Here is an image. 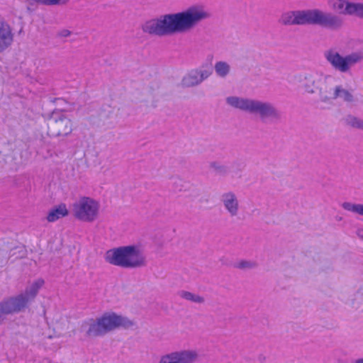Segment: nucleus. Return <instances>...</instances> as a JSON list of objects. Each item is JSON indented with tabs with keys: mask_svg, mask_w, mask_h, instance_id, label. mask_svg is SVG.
Here are the masks:
<instances>
[{
	"mask_svg": "<svg viewBox=\"0 0 363 363\" xmlns=\"http://www.w3.org/2000/svg\"><path fill=\"white\" fill-rule=\"evenodd\" d=\"M209 17L210 13L201 7L192 6L181 12L149 20L142 26V30L149 35L160 37L182 33L191 30Z\"/></svg>",
	"mask_w": 363,
	"mask_h": 363,
	"instance_id": "nucleus-1",
	"label": "nucleus"
},
{
	"mask_svg": "<svg viewBox=\"0 0 363 363\" xmlns=\"http://www.w3.org/2000/svg\"><path fill=\"white\" fill-rule=\"evenodd\" d=\"M279 23L285 26L317 25L332 31L340 30L345 26V20L341 16L318 9L284 12Z\"/></svg>",
	"mask_w": 363,
	"mask_h": 363,
	"instance_id": "nucleus-2",
	"label": "nucleus"
},
{
	"mask_svg": "<svg viewBox=\"0 0 363 363\" xmlns=\"http://www.w3.org/2000/svg\"><path fill=\"white\" fill-rule=\"evenodd\" d=\"M134 323L127 317L114 312L104 313L96 318H89L82 323L80 330L88 338L103 337L118 328L128 329Z\"/></svg>",
	"mask_w": 363,
	"mask_h": 363,
	"instance_id": "nucleus-3",
	"label": "nucleus"
},
{
	"mask_svg": "<svg viewBox=\"0 0 363 363\" xmlns=\"http://www.w3.org/2000/svg\"><path fill=\"white\" fill-rule=\"evenodd\" d=\"M226 103L248 113L257 116L262 122H278L282 118V113L272 103L249 98L228 96Z\"/></svg>",
	"mask_w": 363,
	"mask_h": 363,
	"instance_id": "nucleus-4",
	"label": "nucleus"
},
{
	"mask_svg": "<svg viewBox=\"0 0 363 363\" xmlns=\"http://www.w3.org/2000/svg\"><path fill=\"white\" fill-rule=\"evenodd\" d=\"M43 284V279H38L26 287L23 292L4 298L0 301V325L6 319L7 315L18 314L26 311L35 298Z\"/></svg>",
	"mask_w": 363,
	"mask_h": 363,
	"instance_id": "nucleus-5",
	"label": "nucleus"
},
{
	"mask_svg": "<svg viewBox=\"0 0 363 363\" xmlns=\"http://www.w3.org/2000/svg\"><path fill=\"white\" fill-rule=\"evenodd\" d=\"M106 261L125 269H135L146 266V257L139 247L135 245L121 246L108 250Z\"/></svg>",
	"mask_w": 363,
	"mask_h": 363,
	"instance_id": "nucleus-6",
	"label": "nucleus"
},
{
	"mask_svg": "<svg viewBox=\"0 0 363 363\" xmlns=\"http://www.w3.org/2000/svg\"><path fill=\"white\" fill-rule=\"evenodd\" d=\"M324 57L335 70L347 73L352 67L363 61V50L342 55L337 51L329 50L325 52Z\"/></svg>",
	"mask_w": 363,
	"mask_h": 363,
	"instance_id": "nucleus-7",
	"label": "nucleus"
},
{
	"mask_svg": "<svg viewBox=\"0 0 363 363\" xmlns=\"http://www.w3.org/2000/svg\"><path fill=\"white\" fill-rule=\"evenodd\" d=\"M74 216L79 220L91 223L99 215L100 204L92 198L82 196L72 205Z\"/></svg>",
	"mask_w": 363,
	"mask_h": 363,
	"instance_id": "nucleus-8",
	"label": "nucleus"
},
{
	"mask_svg": "<svg viewBox=\"0 0 363 363\" xmlns=\"http://www.w3.org/2000/svg\"><path fill=\"white\" fill-rule=\"evenodd\" d=\"M213 74L211 65H203L200 67L189 71L182 79L183 88H191L200 85Z\"/></svg>",
	"mask_w": 363,
	"mask_h": 363,
	"instance_id": "nucleus-9",
	"label": "nucleus"
},
{
	"mask_svg": "<svg viewBox=\"0 0 363 363\" xmlns=\"http://www.w3.org/2000/svg\"><path fill=\"white\" fill-rule=\"evenodd\" d=\"M198 359L196 350H181L162 355L157 363H195Z\"/></svg>",
	"mask_w": 363,
	"mask_h": 363,
	"instance_id": "nucleus-10",
	"label": "nucleus"
},
{
	"mask_svg": "<svg viewBox=\"0 0 363 363\" xmlns=\"http://www.w3.org/2000/svg\"><path fill=\"white\" fill-rule=\"evenodd\" d=\"M330 6L340 14L355 16L363 19V3H354L347 0H332Z\"/></svg>",
	"mask_w": 363,
	"mask_h": 363,
	"instance_id": "nucleus-11",
	"label": "nucleus"
},
{
	"mask_svg": "<svg viewBox=\"0 0 363 363\" xmlns=\"http://www.w3.org/2000/svg\"><path fill=\"white\" fill-rule=\"evenodd\" d=\"M14 40V33L9 23L0 16V53L9 48Z\"/></svg>",
	"mask_w": 363,
	"mask_h": 363,
	"instance_id": "nucleus-12",
	"label": "nucleus"
},
{
	"mask_svg": "<svg viewBox=\"0 0 363 363\" xmlns=\"http://www.w3.org/2000/svg\"><path fill=\"white\" fill-rule=\"evenodd\" d=\"M50 121H53L55 125L59 128L58 131L56 133L57 135H68L72 133V121L65 115L60 113L58 117H55V113H53L51 116Z\"/></svg>",
	"mask_w": 363,
	"mask_h": 363,
	"instance_id": "nucleus-13",
	"label": "nucleus"
},
{
	"mask_svg": "<svg viewBox=\"0 0 363 363\" xmlns=\"http://www.w3.org/2000/svg\"><path fill=\"white\" fill-rule=\"evenodd\" d=\"M220 200L225 208L232 217L238 215L239 202L235 193L233 191L225 192L221 195Z\"/></svg>",
	"mask_w": 363,
	"mask_h": 363,
	"instance_id": "nucleus-14",
	"label": "nucleus"
},
{
	"mask_svg": "<svg viewBox=\"0 0 363 363\" xmlns=\"http://www.w3.org/2000/svg\"><path fill=\"white\" fill-rule=\"evenodd\" d=\"M321 80V77L318 73H308L306 74L303 84L306 91L309 94L315 93V90L319 89Z\"/></svg>",
	"mask_w": 363,
	"mask_h": 363,
	"instance_id": "nucleus-15",
	"label": "nucleus"
},
{
	"mask_svg": "<svg viewBox=\"0 0 363 363\" xmlns=\"http://www.w3.org/2000/svg\"><path fill=\"white\" fill-rule=\"evenodd\" d=\"M69 211L65 203H60L53 208L48 214L47 220L48 222H55L58 219L68 216Z\"/></svg>",
	"mask_w": 363,
	"mask_h": 363,
	"instance_id": "nucleus-16",
	"label": "nucleus"
},
{
	"mask_svg": "<svg viewBox=\"0 0 363 363\" xmlns=\"http://www.w3.org/2000/svg\"><path fill=\"white\" fill-rule=\"evenodd\" d=\"M333 98L334 99L340 98L347 103H352L354 101L352 90H347L343 88L342 85H337L335 87Z\"/></svg>",
	"mask_w": 363,
	"mask_h": 363,
	"instance_id": "nucleus-17",
	"label": "nucleus"
},
{
	"mask_svg": "<svg viewBox=\"0 0 363 363\" xmlns=\"http://www.w3.org/2000/svg\"><path fill=\"white\" fill-rule=\"evenodd\" d=\"M209 167L214 174L220 177H226L230 172V167L219 161H213L209 164Z\"/></svg>",
	"mask_w": 363,
	"mask_h": 363,
	"instance_id": "nucleus-18",
	"label": "nucleus"
},
{
	"mask_svg": "<svg viewBox=\"0 0 363 363\" xmlns=\"http://www.w3.org/2000/svg\"><path fill=\"white\" fill-rule=\"evenodd\" d=\"M214 69L216 74L221 78H225L230 72V65L224 61L217 62L215 64Z\"/></svg>",
	"mask_w": 363,
	"mask_h": 363,
	"instance_id": "nucleus-19",
	"label": "nucleus"
},
{
	"mask_svg": "<svg viewBox=\"0 0 363 363\" xmlns=\"http://www.w3.org/2000/svg\"><path fill=\"white\" fill-rule=\"evenodd\" d=\"M179 295L181 298L186 299L187 301H190L193 303H203L205 301V299L203 296L194 294L187 291H180L179 292Z\"/></svg>",
	"mask_w": 363,
	"mask_h": 363,
	"instance_id": "nucleus-20",
	"label": "nucleus"
},
{
	"mask_svg": "<svg viewBox=\"0 0 363 363\" xmlns=\"http://www.w3.org/2000/svg\"><path fill=\"white\" fill-rule=\"evenodd\" d=\"M345 123L347 125L363 130V119H361L353 115H348L345 118Z\"/></svg>",
	"mask_w": 363,
	"mask_h": 363,
	"instance_id": "nucleus-21",
	"label": "nucleus"
},
{
	"mask_svg": "<svg viewBox=\"0 0 363 363\" xmlns=\"http://www.w3.org/2000/svg\"><path fill=\"white\" fill-rule=\"evenodd\" d=\"M342 207L346 211L357 213L360 216H363V204L344 202L342 204Z\"/></svg>",
	"mask_w": 363,
	"mask_h": 363,
	"instance_id": "nucleus-22",
	"label": "nucleus"
},
{
	"mask_svg": "<svg viewBox=\"0 0 363 363\" xmlns=\"http://www.w3.org/2000/svg\"><path fill=\"white\" fill-rule=\"evenodd\" d=\"M28 2L31 6H33L35 3L45 6H52L65 4L67 2V0H28Z\"/></svg>",
	"mask_w": 363,
	"mask_h": 363,
	"instance_id": "nucleus-23",
	"label": "nucleus"
},
{
	"mask_svg": "<svg viewBox=\"0 0 363 363\" xmlns=\"http://www.w3.org/2000/svg\"><path fill=\"white\" fill-rule=\"evenodd\" d=\"M257 266L255 262L241 260L234 265V267L240 269H253Z\"/></svg>",
	"mask_w": 363,
	"mask_h": 363,
	"instance_id": "nucleus-24",
	"label": "nucleus"
},
{
	"mask_svg": "<svg viewBox=\"0 0 363 363\" xmlns=\"http://www.w3.org/2000/svg\"><path fill=\"white\" fill-rule=\"evenodd\" d=\"M71 35V31L67 29H63L59 32L58 35L60 37H68Z\"/></svg>",
	"mask_w": 363,
	"mask_h": 363,
	"instance_id": "nucleus-25",
	"label": "nucleus"
},
{
	"mask_svg": "<svg viewBox=\"0 0 363 363\" xmlns=\"http://www.w3.org/2000/svg\"><path fill=\"white\" fill-rule=\"evenodd\" d=\"M319 95H320V99L322 102H328L330 99V98L326 96V95H324L321 91V89H320V92H319Z\"/></svg>",
	"mask_w": 363,
	"mask_h": 363,
	"instance_id": "nucleus-26",
	"label": "nucleus"
},
{
	"mask_svg": "<svg viewBox=\"0 0 363 363\" xmlns=\"http://www.w3.org/2000/svg\"><path fill=\"white\" fill-rule=\"evenodd\" d=\"M357 234L359 238L363 240V228L359 229Z\"/></svg>",
	"mask_w": 363,
	"mask_h": 363,
	"instance_id": "nucleus-27",
	"label": "nucleus"
},
{
	"mask_svg": "<svg viewBox=\"0 0 363 363\" xmlns=\"http://www.w3.org/2000/svg\"><path fill=\"white\" fill-rule=\"evenodd\" d=\"M354 363H363V358L357 359Z\"/></svg>",
	"mask_w": 363,
	"mask_h": 363,
	"instance_id": "nucleus-28",
	"label": "nucleus"
}]
</instances>
